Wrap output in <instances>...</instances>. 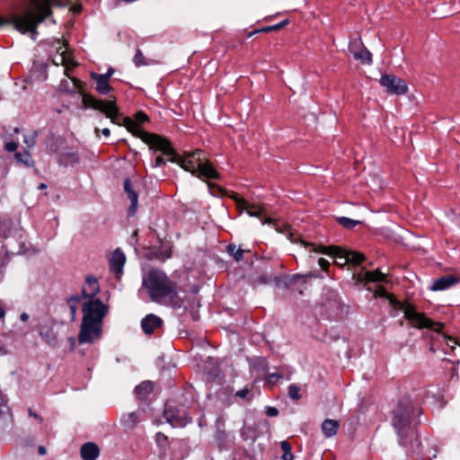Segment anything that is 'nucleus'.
<instances>
[{"label":"nucleus","mask_w":460,"mask_h":460,"mask_svg":"<svg viewBox=\"0 0 460 460\" xmlns=\"http://www.w3.org/2000/svg\"><path fill=\"white\" fill-rule=\"evenodd\" d=\"M143 287L146 288L152 302L180 308L182 299L177 292V285L162 270L151 269L143 277Z\"/></svg>","instance_id":"f257e3e1"},{"label":"nucleus","mask_w":460,"mask_h":460,"mask_svg":"<svg viewBox=\"0 0 460 460\" xmlns=\"http://www.w3.org/2000/svg\"><path fill=\"white\" fill-rule=\"evenodd\" d=\"M51 14L50 0H30V4L22 15H14L12 22L22 33H37L36 27Z\"/></svg>","instance_id":"f03ea898"},{"label":"nucleus","mask_w":460,"mask_h":460,"mask_svg":"<svg viewBox=\"0 0 460 460\" xmlns=\"http://www.w3.org/2000/svg\"><path fill=\"white\" fill-rule=\"evenodd\" d=\"M178 163L185 171H188L199 178L212 180L219 178V173L209 162L204 151L200 149H197L192 153L185 154Z\"/></svg>","instance_id":"7ed1b4c3"},{"label":"nucleus","mask_w":460,"mask_h":460,"mask_svg":"<svg viewBox=\"0 0 460 460\" xmlns=\"http://www.w3.org/2000/svg\"><path fill=\"white\" fill-rule=\"evenodd\" d=\"M127 121L128 130L146 143L150 149L162 152L171 162L176 161V154L166 138L157 134L148 133L142 128H138L137 125L129 119H127Z\"/></svg>","instance_id":"20e7f679"},{"label":"nucleus","mask_w":460,"mask_h":460,"mask_svg":"<svg viewBox=\"0 0 460 460\" xmlns=\"http://www.w3.org/2000/svg\"><path fill=\"white\" fill-rule=\"evenodd\" d=\"M83 103L85 108H92L102 112L112 123L121 125L120 114L115 101L98 100L90 94H84Z\"/></svg>","instance_id":"39448f33"},{"label":"nucleus","mask_w":460,"mask_h":460,"mask_svg":"<svg viewBox=\"0 0 460 460\" xmlns=\"http://www.w3.org/2000/svg\"><path fill=\"white\" fill-rule=\"evenodd\" d=\"M301 243L305 248L313 247L312 251L314 252L333 255L334 257H336V259H342L344 260L343 263H352L355 265H358L365 260L364 254L354 251L342 250L341 247L338 246H319L316 248L314 246L313 243H309L305 241H301Z\"/></svg>","instance_id":"423d86ee"},{"label":"nucleus","mask_w":460,"mask_h":460,"mask_svg":"<svg viewBox=\"0 0 460 460\" xmlns=\"http://www.w3.org/2000/svg\"><path fill=\"white\" fill-rule=\"evenodd\" d=\"M405 318L411 323V324L418 329H432L437 332H439L443 329V324L440 323H435L429 318H427L424 314L418 313L415 307L410 304H406L402 307Z\"/></svg>","instance_id":"0eeeda50"},{"label":"nucleus","mask_w":460,"mask_h":460,"mask_svg":"<svg viewBox=\"0 0 460 460\" xmlns=\"http://www.w3.org/2000/svg\"><path fill=\"white\" fill-rule=\"evenodd\" d=\"M109 306L104 305L99 298L84 301L82 304L83 319L102 323L107 314Z\"/></svg>","instance_id":"6e6552de"},{"label":"nucleus","mask_w":460,"mask_h":460,"mask_svg":"<svg viewBox=\"0 0 460 460\" xmlns=\"http://www.w3.org/2000/svg\"><path fill=\"white\" fill-rule=\"evenodd\" d=\"M102 323L82 319L81 328L78 334V341L80 344L92 343L99 339L102 334Z\"/></svg>","instance_id":"1a4fd4ad"},{"label":"nucleus","mask_w":460,"mask_h":460,"mask_svg":"<svg viewBox=\"0 0 460 460\" xmlns=\"http://www.w3.org/2000/svg\"><path fill=\"white\" fill-rule=\"evenodd\" d=\"M380 85L390 94L403 95L408 92L406 82L394 75H384L379 80Z\"/></svg>","instance_id":"9d476101"},{"label":"nucleus","mask_w":460,"mask_h":460,"mask_svg":"<svg viewBox=\"0 0 460 460\" xmlns=\"http://www.w3.org/2000/svg\"><path fill=\"white\" fill-rule=\"evenodd\" d=\"M55 49L57 53L59 55L58 60L55 61V64L58 66L59 64L66 67V71L74 68L76 66V63L71 57V54L66 50V42L64 40L57 39L54 40Z\"/></svg>","instance_id":"9b49d317"},{"label":"nucleus","mask_w":460,"mask_h":460,"mask_svg":"<svg viewBox=\"0 0 460 460\" xmlns=\"http://www.w3.org/2000/svg\"><path fill=\"white\" fill-rule=\"evenodd\" d=\"M100 292V284L93 276H87L82 287V298L84 301L98 299L96 296Z\"/></svg>","instance_id":"f8f14e48"},{"label":"nucleus","mask_w":460,"mask_h":460,"mask_svg":"<svg viewBox=\"0 0 460 460\" xmlns=\"http://www.w3.org/2000/svg\"><path fill=\"white\" fill-rule=\"evenodd\" d=\"M360 42H352L349 47V50L352 53L354 58L356 60L360 61L363 64L371 65L372 64V54L371 52L364 46H360Z\"/></svg>","instance_id":"ddd939ff"},{"label":"nucleus","mask_w":460,"mask_h":460,"mask_svg":"<svg viewBox=\"0 0 460 460\" xmlns=\"http://www.w3.org/2000/svg\"><path fill=\"white\" fill-rule=\"evenodd\" d=\"M460 282V279L456 275H446L435 279L432 282L430 289L432 291H443L448 289Z\"/></svg>","instance_id":"4468645a"},{"label":"nucleus","mask_w":460,"mask_h":460,"mask_svg":"<svg viewBox=\"0 0 460 460\" xmlns=\"http://www.w3.org/2000/svg\"><path fill=\"white\" fill-rule=\"evenodd\" d=\"M162 325L163 320L154 314H147L141 321V328L146 335H151L155 330L161 328Z\"/></svg>","instance_id":"2eb2a0df"},{"label":"nucleus","mask_w":460,"mask_h":460,"mask_svg":"<svg viewBox=\"0 0 460 460\" xmlns=\"http://www.w3.org/2000/svg\"><path fill=\"white\" fill-rule=\"evenodd\" d=\"M164 417L166 420L174 428L185 427L191 422V417L186 413L176 415L172 409L164 410Z\"/></svg>","instance_id":"dca6fc26"},{"label":"nucleus","mask_w":460,"mask_h":460,"mask_svg":"<svg viewBox=\"0 0 460 460\" xmlns=\"http://www.w3.org/2000/svg\"><path fill=\"white\" fill-rule=\"evenodd\" d=\"M125 261V254L119 248L116 249L109 260L111 270L117 276L120 275L123 271Z\"/></svg>","instance_id":"f3484780"},{"label":"nucleus","mask_w":460,"mask_h":460,"mask_svg":"<svg viewBox=\"0 0 460 460\" xmlns=\"http://www.w3.org/2000/svg\"><path fill=\"white\" fill-rule=\"evenodd\" d=\"M100 449L95 443H84L80 449V456L83 460H96L99 456Z\"/></svg>","instance_id":"a211bd4d"},{"label":"nucleus","mask_w":460,"mask_h":460,"mask_svg":"<svg viewBox=\"0 0 460 460\" xmlns=\"http://www.w3.org/2000/svg\"><path fill=\"white\" fill-rule=\"evenodd\" d=\"M91 77L96 82V90L101 94H107L111 90L109 84L110 75L92 73Z\"/></svg>","instance_id":"6ab92c4d"},{"label":"nucleus","mask_w":460,"mask_h":460,"mask_svg":"<svg viewBox=\"0 0 460 460\" xmlns=\"http://www.w3.org/2000/svg\"><path fill=\"white\" fill-rule=\"evenodd\" d=\"M124 190L127 192L128 198L131 202L128 213L130 215H133L136 212L137 208L138 196H137V192L133 190L131 181L129 179H126L124 181Z\"/></svg>","instance_id":"aec40b11"},{"label":"nucleus","mask_w":460,"mask_h":460,"mask_svg":"<svg viewBox=\"0 0 460 460\" xmlns=\"http://www.w3.org/2000/svg\"><path fill=\"white\" fill-rule=\"evenodd\" d=\"M263 208L260 205L250 203L247 210L245 211L250 217H255L261 219L262 225L272 224L274 220L270 217H263Z\"/></svg>","instance_id":"412c9836"},{"label":"nucleus","mask_w":460,"mask_h":460,"mask_svg":"<svg viewBox=\"0 0 460 460\" xmlns=\"http://www.w3.org/2000/svg\"><path fill=\"white\" fill-rule=\"evenodd\" d=\"M338 429L339 422L335 420L326 419L322 424V430L327 438L336 435Z\"/></svg>","instance_id":"4be33fe9"},{"label":"nucleus","mask_w":460,"mask_h":460,"mask_svg":"<svg viewBox=\"0 0 460 460\" xmlns=\"http://www.w3.org/2000/svg\"><path fill=\"white\" fill-rule=\"evenodd\" d=\"M362 279L367 282H382L385 280V275L379 270L365 271L363 273Z\"/></svg>","instance_id":"5701e85b"},{"label":"nucleus","mask_w":460,"mask_h":460,"mask_svg":"<svg viewBox=\"0 0 460 460\" xmlns=\"http://www.w3.org/2000/svg\"><path fill=\"white\" fill-rule=\"evenodd\" d=\"M139 421V417L137 412H129L121 418V423L128 429L134 428Z\"/></svg>","instance_id":"b1692460"},{"label":"nucleus","mask_w":460,"mask_h":460,"mask_svg":"<svg viewBox=\"0 0 460 460\" xmlns=\"http://www.w3.org/2000/svg\"><path fill=\"white\" fill-rule=\"evenodd\" d=\"M133 62H134L135 66L137 67L156 64L155 61H154L152 59L146 58L143 52L139 49H137L136 50V53H135L134 58H133Z\"/></svg>","instance_id":"393cba45"},{"label":"nucleus","mask_w":460,"mask_h":460,"mask_svg":"<svg viewBox=\"0 0 460 460\" xmlns=\"http://www.w3.org/2000/svg\"><path fill=\"white\" fill-rule=\"evenodd\" d=\"M153 389L152 382L146 381L136 386L135 393L139 395L140 398H145L147 394L152 393Z\"/></svg>","instance_id":"a878e982"},{"label":"nucleus","mask_w":460,"mask_h":460,"mask_svg":"<svg viewBox=\"0 0 460 460\" xmlns=\"http://www.w3.org/2000/svg\"><path fill=\"white\" fill-rule=\"evenodd\" d=\"M393 424L398 433L401 434L402 431L409 426L410 420L408 417L394 415L393 418Z\"/></svg>","instance_id":"bb28decb"},{"label":"nucleus","mask_w":460,"mask_h":460,"mask_svg":"<svg viewBox=\"0 0 460 460\" xmlns=\"http://www.w3.org/2000/svg\"><path fill=\"white\" fill-rule=\"evenodd\" d=\"M127 119H129L131 122H133L135 125H137V127L138 128H141L140 125L146 121H147L148 118L146 116V113L142 112V111H138L135 114L134 116V119L128 118V117H125L122 119L123 120V125L128 128V126H127Z\"/></svg>","instance_id":"cd10ccee"},{"label":"nucleus","mask_w":460,"mask_h":460,"mask_svg":"<svg viewBox=\"0 0 460 460\" xmlns=\"http://www.w3.org/2000/svg\"><path fill=\"white\" fill-rule=\"evenodd\" d=\"M226 251L236 261H240L243 259V253L245 251L241 248H237L235 244H228Z\"/></svg>","instance_id":"c85d7f7f"},{"label":"nucleus","mask_w":460,"mask_h":460,"mask_svg":"<svg viewBox=\"0 0 460 460\" xmlns=\"http://www.w3.org/2000/svg\"><path fill=\"white\" fill-rule=\"evenodd\" d=\"M231 198L234 200L236 208L241 211H246L250 202L242 197H239L237 193L231 195Z\"/></svg>","instance_id":"c756f323"},{"label":"nucleus","mask_w":460,"mask_h":460,"mask_svg":"<svg viewBox=\"0 0 460 460\" xmlns=\"http://www.w3.org/2000/svg\"><path fill=\"white\" fill-rule=\"evenodd\" d=\"M338 222L344 226L345 228L351 229L355 227L357 225L360 224L359 221L350 219L346 217H341L338 218Z\"/></svg>","instance_id":"7c9ffc66"},{"label":"nucleus","mask_w":460,"mask_h":460,"mask_svg":"<svg viewBox=\"0 0 460 460\" xmlns=\"http://www.w3.org/2000/svg\"><path fill=\"white\" fill-rule=\"evenodd\" d=\"M290 399L298 401L301 399L300 387L296 385H290L288 391Z\"/></svg>","instance_id":"2f4dec72"},{"label":"nucleus","mask_w":460,"mask_h":460,"mask_svg":"<svg viewBox=\"0 0 460 460\" xmlns=\"http://www.w3.org/2000/svg\"><path fill=\"white\" fill-rule=\"evenodd\" d=\"M288 23V21L284 20L277 24L262 27V28H261V31L270 32V31H279V30L282 29Z\"/></svg>","instance_id":"473e14b6"},{"label":"nucleus","mask_w":460,"mask_h":460,"mask_svg":"<svg viewBox=\"0 0 460 460\" xmlns=\"http://www.w3.org/2000/svg\"><path fill=\"white\" fill-rule=\"evenodd\" d=\"M217 439L219 440V441H223L226 438V432L223 429H220L221 426L223 427L224 426V423L222 420H217Z\"/></svg>","instance_id":"72a5a7b5"},{"label":"nucleus","mask_w":460,"mask_h":460,"mask_svg":"<svg viewBox=\"0 0 460 460\" xmlns=\"http://www.w3.org/2000/svg\"><path fill=\"white\" fill-rule=\"evenodd\" d=\"M79 298L78 297H70V299L68 300V303H69V308H70V312H71V315H72V318L74 319L75 317V314H76V309H77V306H76V303L78 302Z\"/></svg>","instance_id":"f704fd0d"},{"label":"nucleus","mask_w":460,"mask_h":460,"mask_svg":"<svg viewBox=\"0 0 460 460\" xmlns=\"http://www.w3.org/2000/svg\"><path fill=\"white\" fill-rule=\"evenodd\" d=\"M375 295L378 296H381V297H386L387 292H386V289L384 287L379 286V287L376 288V289L375 291Z\"/></svg>","instance_id":"c9c22d12"},{"label":"nucleus","mask_w":460,"mask_h":460,"mask_svg":"<svg viewBox=\"0 0 460 460\" xmlns=\"http://www.w3.org/2000/svg\"><path fill=\"white\" fill-rule=\"evenodd\" d=\"M248 394H249V389L245 387L243 389H241V390L237 391L235 393V396H237L239 398H242V399H244V398L247 397Z\"/></svg>","instance_id":"e433bc0d"},{"label":"nucleus","mask_w":460,"mask_h":460,"mask_svg":"<svg viewBox=\"0 0 460 460\" xmlns=\"http://www.w3.org/2000/svg\"><path fill=\"white\" fill-rule=\"evenodd\" d=\"M165 160L164 159L163 156L161 155H158L155 160V163L153 164V167H158V166H161V165H164L165 164Z\"/></svg>","instance_id":"4c0bfd02"},{"label":"nucleus","mask_w":460,"mask_h":460,"mask_svg":"<svg viewBox=\"0 0 460 460\" xmlns=\"http://www.w3.org/2000/svg\"><path fill=\"white\" fill-rule=\"evenodd\" d=\"M5 149L8 152H13L17 149V144L13 141L8 142L5 144Z\"/></svg>","instance_id":"58836bf2"},{"label":"nucleus","mask_w":460,"mask_h":460,"mask_svg":"<svg viewBox=\"0 0 460 460\" xmlns=\"http://www.w3.org/2000/svg\"><path fill=\"white\" fill-rule=\"evenodd\" d=\"M318 264L324 270H326L328 269V267L330 266L329 261L323 258H320L318 260Z\"/></svg>","instance_id":"ea45409f"},{"label":"nucleus","mask_w":460,"mask_h":460,"mask_svg":"<svg viewBox=\"0 0 460 460\" xmlns=\"http://www.w3.org/2000/svg\"><path fill=\"white\" fill-rule=\"evenodd\" d=\"M280 447L284 453H288L291 451V446L288 441H282L280 443Z\"/></svg>","instance_id":"a19ab883"},{"label":"nucleus","mask_w":460,"mask_h":460,"mask_svg":"<svg viewBox=\"0 0 460 460\" xmlns=\"http://www.w3.org/2000/svg\"><path fill=\"white\" fill-rule=\"evenodd\" d=\"M266 412L268 416L274 417L278 415L279 411L275 407H269Z\"/></svg>","instance_id":"79ce46f5"},{"label":"nucleus","mask_w":460,"mask_h":460,"mask_svg":"<svg viewBox=\"0 0 460 460\" xmlns=\"http://www.w3.org/2000/svg\"><path fill=\"white\" fill-rule=\"evenodd\" d=\"M70 11L74 13H79L82 11V6L80 4H74L70 7Z\"/></svg>","instance_id":"37998d69"},{"label":"nucleus","mask_w":460,"mask_h":460,"mask_svg":"<svg viewBox=\"0 0 460 460\" xmlns=\"http://www.w3.org/2000/svg\"><path fill=\"white\" fill-rule=\"evenodd\" d=\"M29 415H30V416H31V417H33V418H35V419H37V420H39V421H40V423H42L43 419H42L40 415H38L37 413H35L34 411H32L31 410H29Z\"/></svg>","instance_id":"c03bdc74"},{"label":"nucleus","mask_w":460,"mask_h":460,"mask_svg":"<svg viewBox=\"0 0 460 460\" xmlns=\"http://www.w3.org/2000/svg\"><path fill=\"white\" fill-rule=\"evenodd\" d=\"M282 459L283 460H293V455H292L291 451L288 453V452L284 453L282 456Z\"/></svg>","instance_id":"a18cd8bd"},{"label":"nucleus","mask_w":460,"mask_h":460,"mask_svg":"<svg viewBox=\"0 0 460 460\" xmlns=\"http://www.w3.org/2000/svg\"><path fill=\"white\" fill-rule=\"evenodd\" d=\"M25 143L28 145L29 147H31L34 146V137H31L30 139L25 138Z\"/></svg>","instance_id":"49530a36"},{"label":"nucleus","mask_w":460,"mask_h":460,"mask_svg":"<svg viewBox=\"0 0 460 460\" xmlns=\"http://www.w3.org/2000/svg\"><path fill=\"white\" fill-rule=\"evenodd\" d=\"M166 439H167V437L164 436V434H162V433H157L156 434V440L157 441L166 440Z\"/></svg>","instance_id":"de8ad7c7"},{"label":"nucleus","mask_w":460,"mask_h":460,"mask_svg":"<svg viewBox=\"0 0 460 460\" xmlns=\"http://www.w3.org/2000/svg\"><path fill=\"white\" fill-rule=\"evenodd\" d=\"M22 155L21 153H16V154H15V157H16L19 161L23 162V163H24V164H29V162H28L27 160H22Z\"/></svg>","instance_id":"09e8293b"},{"label":"nucleus","mask_w":460,"mask_h":460,"mask_svg":"<svg viewBox=\"0 0 460 460\" xmlns=\"http://www.w3.org/2000/svg\"><path fill=\"white\" fill-rule=\"evenodd\" d=\"M7 354V349L5 347L0 344V356H4Z\"/></svg>","instance_id":"8fccbe9b"},{"label":"nucleus","mask_w":460,"mask_h":460,"mask_svg":"<svg viewBox=\"0 0 460 460\" xmlns=\"http://www.w3.org/2000/svg\"><path fill=\"white\" fill-rule=\"evenodd\" d=\"M5 316V309L0 305V319H4Z\"/></svg>","instance_id":"3c124183"},{"label":"nucleus","mask_w":460,"mask_h":460,"mask_svg":"<svg viewBox=\"0 0 460 460\" xmlns=\"http://www.w3.org/2000/svg\"><path fill=\"white\" fill-rule=\"evenodd\" d=\"M39 454L43 456L46 454V448L43 446H40L38 448Z\"/></svg>","instance_id":"603ef678"},{"label":"nucleus","mask_w":460,"mask_h":460,"mask_svg":"<svg viewBox=\"0 0 460 460\" xmlns=\"http://www.w3.org/2000/svg\"><path fill=\"white\" fill-rule=\"evenodd\" d=\"M260 32H261V29L254 30V31H252L249 32V34H248V38L252 37V36H254L255 34L260 33Z\"/></svg>","instance_id":"864d4df0"},{"label":"nucleus","mask_w":460,"mask_h":460,"mask_svg":"<svg viewBox=\"0 0 460 460\" xmlns=\"http://www.w3.org/2000/svg\"><path fill=\"white\" fill-rule=\"evenodd\" d=\"M3 415H4V412H3L2 409L0 408V428L3 427V422H4V417Z\"/></svg>","instance_id":"5fc2aeb1"},{"label":"nucleus","mask_w":460,"mask_h":460,"mask_svg":"<svg viewBox=\"0 0 460 460\" xmlns=\"http://www.w3.org/2000/svg\"><path fill=\"white\" fill-rule=\"evenodd\" d=\"M102 133L105 136V137H109L111 135V131L109 128H105L102 130Z\"/></svg>","instance_id":"6e6d98bb"},{"label":"nucleus","mask_w":460,"mask_h":460,"mask_svg":"<svg viewBox=\"0 0 460 460\" xmlns=\"http://www.w3.org/2000/svg\"><path fill=\"white\" fill-rule=\"evenodd\" d=\"M20 318H21V320H22V321L25 322V321H27V320H28L29 315H28L26 313H22V314H21Z\"/></svg>","instance_id":"4d7b16f0"},{"label":"nucleus","mask_w":460,"mask_h":460,"mask_svg":"<svg viewBox=\"0 0 460 460\" xmlns=\"http://www.w3.org/2000/svg\"><path fill=\"white\" fill-rule=\"evenodd\" d=\"M46 188H47V185L43 182L39 185L40 190H45Z\"/></svg>","instance_id":"13d9d810"},{"label":"nucleus","mask_w":460,"mask_h":460,"mask_svg":"<svg viewBox=\"0 0 460 460\" xmlns=\"http://www.w3.org/2000/svg\"><path fill=\"white\" fill-rule=\"evenodd\" d=\"M113 72H114V70L112 68H110L105 75H110V77H111V75L113 74Z\"/></svg>","instance_id":"bf43d9fd"},{"label":"nucleus","mask_w":460,"mask_h":460,"mask_svg":"<svg viewBox=\"0 0 460 460\" xmlns=\"http://www.w3.org/2000/svg\"><path fill=\"white\" fill-rule=\"evenodd\" d=\"M339 260H340V261H336V263H337V264H340V265H343V264H344V263H343V262H344V260H342V259H339Z\"/></svg>","instance_id":"052dcab7"},{"label":"nucleus","mask_w":460,"mask_h":460,"mask_svg":"<svg viewBox=\"0 0 460 460\" xmlns=\"http://www.w3.org/2000/svg\"><path fill=\"white\" fill-rule=\"evenodd\" d=\"M25 156H26L27 159L31 160V156H30V155L28 153L25 154Z\"/></svg>","instance_id":"680f3d73"},{"label":"nucleus","mask_w":460,"mask_h":460,"mask_svg":"<svg viewBox=\"0 0 460 460\" xmlns=\"http://www.w3.org/2000/svg\"><path fill=\"white\" fill-rule=\"evenodd\" d=\"M73 81H74L75 83H79V81H78V80H76V79H73Z\"/></svg>","instance_id":"e2e57ef3"},{"label":"nucleus","mask_w":460,"mask_h":460,"mask_svg":"<svg viewBox=\"0 0 460 460\" xmlns=\"http://www.w3.org/2000/svg\"><path fill=\"white\" fill-rule=\"evenodd\" d=\"M3 24V22L0 20V25Z\"/></svg>","instance_id":"0e129e2a"}]
</instances>
